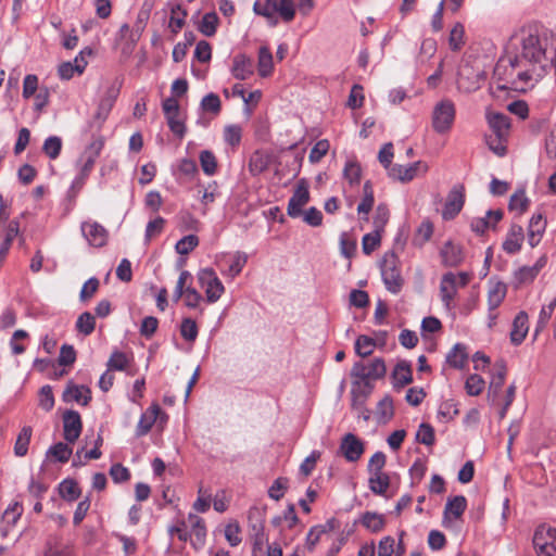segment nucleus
<instances>
[{
	"mask_svg": "<svg viewBox=\"0 0 556 556\" xmlns=\"http://www.w3.org/2000/svg\"><path fill=\"white\" fill-rule=\"evenodd\" d=\"M455 104L450 99H443L438 102L432 111V127L438 134L447 132L455 119Z\"/></svg>",
	"mask_w": 556,
	"mask_h": 556,
	"instance_id": "nucleus-4",
	"label": "nucleus"
},
{
	"mask_svg": "<svg viewBox=\"0 0 556 556\" xmlns=\"http://www.w3.org/2000/svg\"><path fill=\"white\" fill-rule=\"evenodd\" d=\"M159 410H160V407L157 405H154L153 407H151L150 416H148V414H143L141 416V418L137 425V430H136V433L138 437L144 435L151 430V428L156 419V415H157Z\"/></svg>",
	"mask_w": 556,
	"mask_h": 556,
	"instance_id": "nucleus-52",
	"label": "nucleus"
},
{
	"mask_svg": "<svg viewBox=\"0 0 556 556\" xmlns=\"http://www.w3.org/2000/svg\"><path fill=\"white\" fill-rule=\"evenodd\" d=\"M546 229V219L541 213L533 214L527 227V240L531 248H535L541 242Z\"/></svg>",
	"mask_w": 556,
	"mask_h": 556,
	"instance_id": "nucleus-19",
	"label": "nucleus"
},
{
	"mask_svg": "<svg viewBox=\"0 0 556 556\" xmlns=\"http://www.w3.org/2000/svg\"><path fill=\"white\" fill-rule=\"evenodd\" d=\"M80 231L90 247L102 248L108 243L109 231L98 222H83L80 224Z\"/></svg>",
	"mask_w": 556,
	"mask_h": 556,
	"instance_id": "nucleus-9",
	"label": "nucleus"
},
{
	"mask_svg": "<svg viewBox=\"0 0 556 556\" xmlns=\"http://www.w3.org/2000/svg\"><path fill=\"white\" fill-rule=\"evenodd\" d=\"M467 358L466 348L460 343H456L446 355L447 364L457 369L465 366Z\"/></svg>",
	"mask_w": 556,
	"mask_h": 556,
	"instance_id": "nucleus-40",
	"label": "nucleus"
},
{
	"mask_svg": "<svg viewBox=\"0 0 556 556\" xmlns=\"http://www.w3.org/2000/svg\"><path fill=\"white\" fill-rule=\"evenodd\" d=\"M382 281L389 292L397 294L401 292L404 279L401 274L399 257L393 252L387 253L380 264Z\"/></svg>",
	"mask_w": 556,
	"mask_h": 556,
	"instance_id": "nucleus-2",
	"label": "nucleus"
},
{
	"mask_svg": "<svg viewBox=\"0 0 556 556\" xmlns=\"http://www.w3.org/2000/svg\"><path fill=\"white\" fill-rule=\"evenodd\" d=\"M525 241V231L522 226L513 223L504 238L502 249L506 254L515 255L520 252Z\"/></svg>",
	"mask_w": 556,
	"mask_h": 556,
	"instance_id": "nucleus-15",
	"label": "nucleus"
},
{
	"mask_svg": "<svg viewBox=\"0 0 556 556\" xmlns=\"http://www.w3.org/2000/svg\"><path fill=\"white\" fill-rule=\"evenodd\" d=\"M506 286L497 282L489 290L488 293V311H495L500 307L506 296Z\"/></svg>",
	"mask_w": 556,
	"mask_h": 556,
	"instance_id": "nucleus-41",
	"label": "nucleus"
},
{
	"mask_svg": "<svg viewBox=\"0 0 556 556\" xmlns=\"http://www.w3.org/2000/svg\"><path fill=\"white\" fill-rule=\"evenodd\" d=\"M374 389L372 383H361L353 381L351 395L352 406L357 410H362L365 406V402Z\"/></svg>",
	"mask_w": 556,
	"mask_h": 556,
	"instance_id": "nucleus-31",
	"label": "nucleus"
},
{
	"mask_svg": "<svg viewBox=\"0 0 556 556\" xmlns=\"http://www.w3.org/2000/svg\"><path fill=\"white\" fill-rule=\"evenodd\" d=\"M485 118L489 127L498 138H508L510 129V118L504 113L488 110Z\"/></svg>",
	"mask_w": 556,
	"mask_h": 556,
	"instance_id": "nucleus-18",
	"label": "nucleus"
},
{
	"mask_svg": "<svg viewBox=\"0 0 556 556\" xmlns=\"http://www.w3.org/2000/svg\"><path fill=\"white\" fill-rule=\"evenodd\" d=\"M257 70L261 77H267L273 73V54L268 47H261L258 50Z\"/></svg>",
	"mask_w": 556,
	"mask_h": 556,
	"instance_id": "nucleus-35",
	"label": "nucleus"
},
{
	"mask_svg": "<svg viewBox=\"0 0 556 556\" xmlns=\"http://www.w3.org/2000/svg\"><path fill=\"white\" fill-rule=\"evenodd\" d=\"M556 307V296L547 304L543 305L539 318L536 320V325L534 328V338L539 336V333L547 326L554 311Z\"/></svg>",
	"mask_w": 556,
	"mask_h": 556,
	"instance_id": "nucleus-45",
	"label": "nucleus"
},
{
	"mask_svg": "<svg viewBox=\"0 0 556 556\" xmlns=\"http://www.w3.org/2000/svg\"><path fill=\"white\" fill-rule=\"evenodd\" d=\"M485 78L486 74L482 68L466 63L459 68L457 87L463 92L471 93L481 88Z\"/></svg>",
	"mask_w": 556,
	"mask_h": 556,
	"instance_id": "nucleus-5",
	"label": "nucleus"
},
{
	"mask_svg": "<svg viewBox=\"0 0 556 556\" xmlns=\"http://www.w3.org/2000/svg\"><path fill=\"white\" fill-rule=\"evenodd\" d=\"M529 332V317L525 311H520L514 318L509 332L510 342L520 345Z\"/></svg>",
	"mask_w": 556,
	"mask_h": 556,
	"instance_id": "nucleus-21",
	"label": "nucleus"
},
{
	"mask_svg": "<svg viewBox=\"0 0 556 556\" xmlns=\"http://www.w3.org/2000/svg\"><path fill=\"white\" fill-rule=\"evenodd\" d=\"M62 150V139L58 136L48 137L42 146L43 153L51 160L59 157Z\"/></svg>",
	"mask_w": 556,
	"mask_h": 556,
	"instance_id": "nucleus-53",
	"label": "nucleus"
},
{
	"mask_svg": "<svg viewBox=\"0 0 556 556\" xmlns=\"http://www.w3.org/2000/svg\"><path fill=\"white\" fill-rule=\"evenodd\" d=\"M242 127L240 125H227L224 128V140L230 147H238L241 142Z\"/></svg>",
	"mask_w": 556,
	"mask_h": 556,
	"instance_id": "nucleus-61",
	"label": "nucleus"
},
{
	"mask_svg": "<svg viewBox=\"0 0 556 556\" xmlns=\"http://www.w3.org/2000/svg\"><path fill=\"white\" fill-rule=\"evenodd\" d=\"M533 544L536 551H546V548L549 546L556 545V529L546 526H540L534 532Z\"/></svg>",
	"mask_w": 556,
	"mask_h": 556,
	"instance_id": "nucleus-27",
	"label": "nucleus"
},
{
	"mask_svg": "<svg viewBox=\"0 0 556 556\" xmlns=\"http://www.w3.org/2000/svg\"><path fill=\"white\" fill-rule=\"evenodd\" d=\"M340 451L349 462H356L364 453L363 442L353 433H346L341 441Z\"/></svg>",
	"mask_w": 556,
	"mask_h": 556,
	"instance_id": "nucleus-17",
	"label": "nucleus"
},
{
	"mask_svg": "<svg viewBox=\"0 0 556 556\" xmlns=\"http://www.w3.org/2000/svg\"><path fill=\"white\" fill-rule=\"evenodd\" d=\"M96 327V318L89 312L80 314L76 320V329L84 336H89L93 332Z\"/></svg>",
	"mask_w": 556,
	"mask_h": 556,
	"instance_id": "nucleus-50",
	"label": "nucleus"
},
{
	"mask_svg": "<svg viewBox=\"0 0 556 556\" xmlns=\"http://www.w3.org/2000/svg\"><path fill=\"white\" fill-rule=\"evenodd\" d=\"M440 255L442 263L447 267H456L463 262V251L457 244L452 241H447L441 249Z\"/></svg>",
	"mask_w": 556,
	"mask_h": 556,
	"instance_id": "nucleus-29",
	"label": "nucleus"
},
{
	"mask_svg": "<svg viewBox=\"0 0 556 556\" xmlns=\"http://www.w3.org/2000/svg\"><path fill=\"white\" fill-rule=\"evenodd\" d=\"M362 525L371 532H379L384 528L386 521L383 515L375 511H366L362 516Z\"/></svg>",
	"mask_w": 556,
	"mask_h": 556,
	"instance_id": "nucleus-44",
	"label": "nucleus"
},
{
	"mask_svg": "<svg viewBox=\"0 0 556 556\" xmlns=\"http://www.w3.org/2000/svg\"><path fill=\"white\" fill-rule=\"evenodd\" d=\"M467 508V500L463 495H456L452 498H448L445 508H444V521L451 519H458L462 517L464 511Z\"/></svg>",
	"mask_w": 556,
	"mask_h": 556,
	"instance_id": "nucleus-32",
	"label": "nucleus"
},
{
	"mask_svg": "<svg viewBox=\"0 0 556 556\" xmlns=\"http://www.w3.org/2000/svg\"><path fill=\"white\" fill-rule=\"evenodd\" d=\"M309 201L308 187L305 180L299 181L292 197L289 199L287 213L290 217L296 218L303 214V206Z\"/></svg>",
	"mask_w": 556,
	"mask_h": 556,
	"instance_id": "nucleus-12",
	"label": "nucleus"
},
{
	"mask_svg": "<svg viewBox=\"0 0 556 556\" xmlns=\"http://www.w3.org/2000/svg\"><path fill=\"white\" fill-rule=\"evenodd\" d=\"M33 430L30 427L25 426L20 431L15 444H14V454L17 457H23L28 452V445L30 442Z\"/></svg>",
	"mask_w": 556,
	"mask_h": 556,
	"instance_id": "nucleus-43",
	"label": "nucleus"
},
{
	"mask_svg": "<svg viewBox=\"0 0 556 556\" xmlns=\"http://www.w3.org/2000/svg\"><path fill=\"white\" fill-rule=\"evenodd\" d=\"M503 218V211H488L484 217L473 218L470 223L471 230L477 235H483L488 229L495 228L496 224Z\"/></svg>",
	"mask_w": 556,
	"mask_h": 556,
	"instance_id": "nucleus-22",
	"label": "nucleus"
},
{
	"mask_svg": "<svg viewBox=\"0 0 556 556\" xmlns=\"http://www.w3.org/2000/svg\"><path fill=\"white\" fill-rule=\"evenodd\" d=\"M199 333L197 323L191 318H184L180 325L181 337L189 342L195 341Z\"/></svg>",
	"mask_w": 556,
	"mask_h": 556,
	"instance_id": "nucleus-62",
	"label": "nucleus"
},
{
	"mask_svg": "<svg viewBox=\"0 0 556 556\" xmlns=\"http://www.w3.org/2000/svg\"><path fill=\"white\" fill-rule=\"evenodd\" d=\"M375 340L368 336H359L355 341V352L361 357H367L374 352Z\"/></svg>",
	"mask_w": 556,
	"mask_h": 556,
	"instance_id": "nucleus-58",
	"label": "nucleus"
},
{
	"mask_svg": "<svg viewBox=\"0 0 556 556\" xmlns=\"http://www.w3.org/2000/svg\"><path fill=\"white\" fill-rule=\"evenodd\" d=\"M219 18L215 12L205 13L198 25V29L206 37H212L216 34Z\"/></svg>",
	"mask_w": 556,
	"mask_h": 556,
	"instance_id": "nucleus-42",
	"label": "nucleus"
},
{
	"mask_svg": "<svg viewBox=\"0 0 556 556\" xmlns=\"http://www.w3.org/2000/svg\"><path fill=\"white\" fill-rule=\"evenodd\" d=\"M118 89L114 86L110 87L105 94L101 98L97 111L89 123L90 128H96L100 130L103 123L106 121L115 101L118 96Z\"/></svg>",
	"mask_w": 556,
	"mask_h": 556,
	"instance_id": "nucleus-8",
	"label": "nucleus"
},
{
	"mask_svg": "<svg viewBox=\"0 0 556 556\" xmlns=\"http://www.w3.org/2000/svg\"><path fill=\"white\" fill-rule=\"evenodd\" d=\"M73 453L72 447L68 446L67 443L59 442L52 446L47 452L48 456H52L55 460L60 463L68 462L71 455Z\"/></svg>",
	"mask_w": 556,
	"mask_h": 556,
	"instance_id": "nucleus-51",
	"label": "nucleus"
},
{
	"mask_svg": "<svg viewBox=\"0 0 556 556\" xmlns=\"http://www.w3.org/2000/svg\"><path fill=\"white\" fill-rule=\"evenodd\" d=\"M465 28L459 22L455 23L448 36V45L452 51H459L465 45L464 41Z\"/></svg>",
	"mask_w": 556,
	"mask_h": 556,
	"instance_id": "nucleus-49",
	"label": "nucleus"
},
{
	"mask_svg": "<svg viewBox=\"0 0 556 556\" xmlns=\"http://www.w3.org/2000/svg\"><path fill=\"white\" fill-rule=\"evenodd\" d=\"M381 232L382 231L375 229L372 232L366 233L363 237L362 248H363V252L366 255L371 254L380 245Z\"/></svg>",
	"mask_w": 556,
	"mask_h": 556,
	"instance_id": "nucleus-59",
	"label": "nucleus"
},
{
	"mask_svg": "<svg viewBox=\"0 0 556 556\" xmlns=\"http://www.w3.org/2000/svg\"><path fill=\"white\" fill-rule=\"evenodd\" d=\"M199 245V238L195 235H187L177 241L175 250L180 255H187Z\"/></svg>",
	"mask_w": 556,
	"mask_h": 556,
	"instance_id": "nucleus-56",
	"label": "nucleus"
},
{
	"mask_svg": "<svg viewBox=\"0 0 556 556\" xmlns=\"http://www.w3.org/2000/svg\"><path fill=\"white\" fill-rule=\"evenodd\" d=\"M274 9L287 23L295 16V5L292 0H274Z\"/></svg>",
	"mask_w": 556,
	"mask_h": 556,
	"instance_id": "nucleus-48",
	"label": "nucleus"
},
{
	"mask_svg": "<svg viewBox=\"0 0 556 556\" xmlns=\"http://www.w3.org/2000/svg\"><path fill=\"white\" fill-rule=\"evenodd\" d=\"M198 280L210 303L217 302L225 292V287L213 268L201 269L198 273Z\"/></svg>",
	"mask_w": 556,
	"mask_h": 556,
	"instance_id": "nucleus-6",
	"label": "nucleus"
},
{
	"mask_svg": "<svg viewBox=\"0 0 556 556\" xmlns=\"http://www.w3.org/2000/svg\"><path fill=\"white\" fill-rule=\"evenodd\" d=\"M253 11L255 14L264 16L270 26L274 27L278 24V18L274 9V0H265L264 3L255 1Z\"/></svg>",
	"mask_w": 556,
	"mask_h": 556,
	"instance_id": "nucleus-37",
	"label": "nucleus"
},
{
	"mask_svg": "<svg viewBox=\"0 0 556 556\" xmlns=\"http://www.w3.org/2000/svg\"><path fill=\"white\" fill-rule=\"evenodd\" d=\"M457 277L453 273H446L442 276L440 282V298L446 308H451L457 294Z\"/></svg>",
	"mask_w": 556,
	"mask_h": 556,
	"instance_id": "nucleus-20",
	"label": "nucleus"
},
{
	"mask_svg": "<svg viewBox=\"0 0 556 556\" xmlns=\"http://www.w3.org/2000/svg\"><path fill=\"white\" fill-rule=\"evenodd\" d=\"M465 203V187L455 185L448 192L442 216L444 219H453L463 208Z\"/></svg>",
	"mask_w": 556,
	"mask_h": 556,
	"instance_id": "nucleus-11",
	"label": "nucleus"
},
{
	"mask_svg": "<svg viewBox=\"0 0 556 556\" xmlns=\"http://www.w3.org/2000/svg\"><path fill=\"white\" fill-rule=\"evenodd\" d=\"M188 520L191 522V544L195 549H200L205 544L206 528L202 518L189 514Z\"/></svg>",
	"mask_w": 556,
	"mask_h": 556,
	"instance_id": "nucleus-25",
	"label": "nucleus"
},
{
	"mask_svg": "<svg viewBox=\"0 0 556 556\" xmlns=\"http://www.w3.org/2000/svg\"><path fill=\"white\" fill-rule=\"evenodd\" d=\"M387 367L381 357L371 359L368 364L356 362L351 370V376L361 383H371L374 380L386 376Z\"/></svg>",
	"mask_w": 556,
	"mask_h": 556,
	"instance_id": "nucleus-3",
	"label": "nucleus"
},
{
	"mask_svg": "<svg viewBox=\"0 0 556 556\" xmlns=\"http://www.w3.org/2000/svg\"><path fill=\"white\" fill-rule=\"evenodd\" d=\"M434 440L435 435L433 427L426 422L420 424L416 432V441L427 446H431L434 444Z\"/></svg>",
	"mask_w": 556,
	"mask_h": 556,
	"instance_id": "nucleus-60",
	"label": "nucleus"
},
{
	"mask_svg": "<svg viewBox=\"0 0 556 556\" xmlns=\"http://www.w3.org/2000/svg\"><path fill=\"white\" fill-rule=\"evenodd\" d=\"M394 415L392 399L387 395L377 405V416L380 421L388 422Z\"/></svg>",
	"mask_w": 556,
	"mask_h": 556,
	"instance_id": "nucleus-55",
	"label": "nucleus"
},
{
	"mask_svg": "<svg viewBox=\"0 0 556 556\" xmlns=\"http://www.w3.org/2000/svg\"><path fill=\"white\" fill-rule=\"evenodd\" d=\"M546 254L541 255L532 266H521L514 273V281L518 286L531 283L546 266Z\"/></svg>",
	"mask_w": 556,
	"mask_h": 556,
	"instance_id": "nucleus-14",
	"label": "nucleus"
},
{
	"mask_svg": "<svg viewBox=\"0 0 556 556\" xmlns=\"http://www.w3.org/2000/svg\"><path fill=\"white\" fill-rule=\"evenodd\" d=\"M458 414H459V410L457 408L456 403L453 400H447V401H444L443 403H441L439 410H438V418L442 421H451Z\"/></svg>",
	"mask_w": 556,
	"mask_h": 556,
	"instance_id": "nucleus-57",
	"label": "nucleus"
},
{
	"mask_svg": "<svg viewBox=\"0 0 556 556\" xmlns=\"http://www.w3.org/2000/svg\"><path fill=\"white\" fill-rule=\"evenodd\" d=\"M507 368L504 361H497L494 364L492 379L489 387V395H497L501 391L506 377Z\"/></svg>",
	"mask_w": 556,
	"mask_h": 556,
	"instance_id": "nucleus-33",
	"label": "nucleus"
},
{
	"mask_svg": "<svg viewBox=\"0 0 556 556\" xmlns=\"http://www.w3.org/2000/svg\"><path fill=\"white\" fill-rule=\"evenodd\" d=\"M363 192H364L363 199L357 206V213L368 215L374 206V203H375L372 185L369 180H367L364 184Z\"/></svg>",
	"mask_w": 556,
	"mask_h": 556,
	"instance_id": "nucleus-47",
	"label": "nucleus"
},
{
	"mask_svg": "<svg viewBox=\"0 0 556 556\" xmlns=\"http://www.w3.org/2000/svg\"><path fill=\"white\" fill-rule=\"evenodd\" d=\"M484 384L485 383L482 377L473 374L467 378L465 382V389L467 394L471 396H477L483 391Z\"/></svg>",
	"mask_w": 556,
	"mask_h": 556,
	"instance_id": "nucleus-64",
	"label": "nucleus"
},
{
	"mask_svg": "<svg viewBox=\"0 0 556 556\" xmlns=\"http://www.w3.org/2000/svg\"><path fill=\"white\" fill-rule=\"evenodd\" d=\"M420 170L422 173H426L428 170L427 164L422 163L421 161H417L407 166L395 164L392 167H390L389 176L402 182H408L413 180Z\"/></svg>",
	"mask_w": 556,
	"mask_h": 556,
	"instance_id": "nucleus-16",
	"label": "nucleus"
},
{
	"mask_svg": "<svg viewBox=\"0 0 556 556\" xmlns=\"http://www.w3.org/2000/svg\"><path fill=\"white\" fill-rule=\"evenodd\" d=\"M170 8V18L168 23V27L172 33L177 34L185 25V18L187 16L186 10L181 8L179 3H168Z\"/></svg>",
	"mask_w": 556,
	"mask_h": 556,
	"instance_id": "nucleus-36",
	"label": "nucleus"
},
{
	"mask_svg": "<svg viewBox=\"0 0 556 556\" xmlns=\"http://www.w3.org/2000/svg\"><path fill=\"white\" fill-rule=\"evenodd\" d=\"M413 372L410 363L406 361L399 362L392 371V384L394 389H401L412 383Z\"/></svg>",
	"mask_w": 556,
	"mask_h": 556,
	"instance_id": "nucleus-26",
	"label": "nucleus"
},
{
	"mask_svg": "<svg viewBox=\"0 0 556 556\" xmlns=\"http://www.w3.org/2000/svg\"><path fill=\"white\" fill-rule=\"evenodd\" d=\"M153 8V3L150 0H146L142 3L141 9L138 12L137 20L134 25V31L136 33V39L140 37L142 31L144 30L147 23L150 18V14ZM135 40V38H132Z\"/></svg>",
	"mask_w": 556,
	"mask_h": 556,
	"instance_id": "nucleus-39",
	"label": "nucleus"
},
{
	"mask_svg": "<svg viewBox=\"0 0 556 556\" xmlns=\"http://www.w3.org/2000/svg\"><path fill=\"white\" fill-rule=\"evenodd\" d=\"M254 73L253 61L245 54H238L232 60L231 74L239 80H245Z\"/></svg>",
	"mask_w": 556,
	"mask_h": 556,
	"instance_id": "nucleus-23",
	"label": "nucleus"
},
{
	"mask_svg": "<svg viewBox=\"0 0 556 556\" xmlns=\"http://www.w3.org/2000/svg\"><path fill=\"white\" fill-rule=\"evenodd\" d=\"M80 493V488L74 479H65L59 484V494L64 501L74 502Z\"/></svg>",
	"mask_w": 556,
	"mask_h": 556,
	"instance_id": "nucleus-38",
	"label": "nucleus"
},
{
	"mask_svg": "<svg viewBox=\"0 0 556 556\" xmlns=\"http://www.w3.org/2000/svg\"><path fill=\"white\" fill-rule=\"evenodd\" d=\"M369 489L377 495H383L390 486V477L386 472H374L369 475Z\"/></svg>",
	"mask_w": 556,
	"mask_h": 556,
	"instance_id": "nucleus-34",
	"label": "nucleus"
},
{
	"mask_svg": "<svg viewBox=\"0 0 556 556\" xmlns=\"http://www.w3.org/2000/svg\"><path fill=\"white\" fill-rule=\"evenodd\" d=\"M103 147L104 138L102 136H97L92 139L90 144H88L81 153L79 160L77 161V168L78 174L81 175L83 178H88V176L90 175L96 163V160L100 155Z\"/></svg>",
	"mask_w": 556,
	"mask_h": 556,
	"instance_id": "nucleus-7",
	"label": "nucleus"
},
{
	"mask_svg": "<svg viewBox=\"0 0 556 556\" xmlns=\"http://www.w3.org/2000/svg\"><path fill=\"white\" fill-rule=\"evenodd\" d=\"M271 163V155L264 150H256L252 153L249 161V170L253 176H257L269 167Z\"/></svg>",
	"mask_w": 556,
	"mask_h": 556,
	"instance_id": "nucleus-30",
	"label": "nucleus"
},
{
	"mask_svg": "<svg viewBox=\"0 0 556 556\" xmlns=\"http://www.w3.org/2000/svg\"><path fill=\"white\" fill-rule=\"evenodd\" d=\"M344 178L351 184H359L362 169L356 161H348L343 169Z\"/></svg>",
	"mask_w": 556,
	"mask_h": 556,
	"instance_id": "nucleus-63",
	"label": "nucleus"
},
{
	"mask_svg": "<svg viewBox=\"0 0 556 556\" xmlns=\"http://www.w3.org/2000/svg\"><path fill=\"white\" fill-rule=\"evenodd\" d=\"M83 429L81 418L76 410H66L63 414V437L67 443H74L79 438Z\"/></svg>",
	"mask_w": 556,
	"mask_h": 556,
	"instance_id": "nucleus-13",
	"label": "nucleus"
},
{
	"mask_svg": "<svg viewBox=\"0 0 556 556\" xmlns=\"http://www.w3.org/2000/svg\"><path fill=\"white\" fill-rule=\"evenodd\" d=\"M530 201L526 195L525 190H517L509 199L508 208L511 212H516L518 215H522L529 207Z\"/></svg>",
	"mask_w": 556,
	"mask_h": 556,
	"instance_id": "nucleus-46",
	"label": "nucleus"
},
{
	"mask_svg": "<svg viewBox=\"0 0 556 556\" xmlns=\"http://www.w3.org/2000/svg\"><path fill=\"white\" fill-rule=\"evenodd\" d=\"M511 41L515 46L520 47L519 54L514 60H510L511 67L514 68L523 63H529L533 66L532 70L517 73L521 81L528 83L533 78L536 65H542L546 60V33L539 25L530 24L515 33L511 37Z\"/></svg>",
	"mask_w": 556,
	"mask_h": 556,
	"instance_id": "nucleus-1",
	"label": "nucleus"
},
{
	"mask_svg": "<svg viewBox=\"0 0 556 556\" xmlns=\"http://www.w3.org/2000/svg\"><path fill=\"white\" fill-rule=\"evenodd\" d=\"M200 164L202 170L207 176H213L217 170V160L212 151L203 150L200 152Z\"/></svg>",
	"mask_w": 556,
	"mask_h": 556,
	"instance_id": "nucleus-54",
	"label": "nucleus"
},
{
	"mask_svg": "<svg viewBox=\"0 0 556 556\" xmlns=\"http://www.w3.org/2000/svg\"><path fill=\"white\" fill-rule=\"evenodd\" d=\"M63 400L65 402H76L86 406L91 400V391L86 386L70 383L63 392Z\"/></svg>",
	"mask_w": 556,
	"mask_h": 556,
	"instance_id": "nucleus-24",
	"label": "nucleus"
},
{
	"mask_svg": "<svg viewBox=\"0 0 556 556\" xmlns=\"http://www.w3.org/2000/svg\"><path fill=\"white\" fill-rule=\"evenodd\" d=\"M43 556H75L74 547L59 536H51L46 543Z\"/></svg>",
	"mask_w": 556,
	"mask_h": 556,
	"instance_id": "nucleus-28",
	"label": "nucleus"
},
{
	"mask_svg": "<svg viewBox=\"0 0 556 556\" xmlns=\"http://www.w3.org/2000/svg\"><path fill=\"white\" fill-rule=\"evenodd\" d=\"M248 519L250 536L253 541V552H261L263 546L267 543V538L264 532V519L256 508L249 510Z\"/></svg>",
	"mask_w": 556,
	"mask_h": 556,
	"instance_id": "nucleus-10",
	"label": "nucleus"
}]
</instances>
